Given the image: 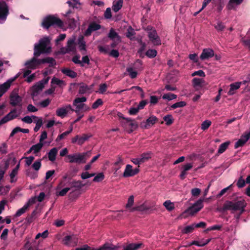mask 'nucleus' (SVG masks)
Wrapping results in <instances>:
<instances>
[{
    "instance_id": "nucleus-55",
    "label": "nucleus",
    "mask_w": 250,
    "mask_h": 250,
    "mask_svg": "<svg viewBox=\"0 0 250 250\" xmlns=\"http://www.w3.org/2000/svg\"><path fill=\"white\" fill-rule=\"evenodd\" d=\"M246 183V181L244 180L243 176H241L239 178L236 185L239 188H242L245 187Z\"/></svg>"
},
{
    "instance_id": "nucleus-38",
    "label": "nucleus",
    "mask_w": 250,
    "mask_h": 250,
    "mask_svg": "<svg viewBox=\"0 0 250 250\" xmlns=\"http://www.w3.org/2000/svg\"><path fill=\"white\" fill-rule=\"evenodd\" d=\"M151 153L150 152L143 153L140 156V162L143 163L146 161H147L149 159L151 158Z\"/></svg>"
},
{
    "instance_id": "nucleus-34",
    "label": "nucleus",
    "mask_w": 250,
    "mask_h": 250,
    "mask_svg": "<svg viewBox=\"0 0 250 250\" xmlns=\"http://www.w3.org/2000/svg\"><path fill=\"white\" fill-rule=\"evenodd\" d=\"M28 209V205H24L22 208L18 209L15 213V217H19L24 213Z\"/></svg>"
},
{
    "instance_id": "nucleus-36",
    "label": "nucleus",
    "mask_w": 250,
    "mask_h": 250,
    "mask_svg": "<svg viewBox=\"0 0 250 250\" xmlns=\"http://www.w3.org/2000/svg\"><path fill=\"white\" fill-rule=\"evenodd\" d=\"M230 142L228 141L220 145L218 149V153L219 154L223 153L228 148Z\"/></svg>"
},
{
    "instance_id": "nucleus-16",
    "label": "nucleus",
    "mask_w": 250,
    "mask_h": 250,
    "mask_svg": "<svg viewBox=\"0 0 250 250\" xmlns=\"http://www.w3.org/2000/svg\"><path fill=\"white\" fill-rule=\"evenodd\" d=\"M8 13V8L6 3L0 2V19H5Z\"/></svg>"
},
{
    "instance_id": "nucleus-15",
    "label": "nucleus",
    "mask_w": 250,
    "mask_h": 250,
    "mask_svg": "<svg viewBox=\"0 0 250 250\" xmlns=\"http://www.w3.org/2000/svg\"><path fill=\"white\" fill-rule=\"evenodd\" d=\"M250 134L248 135L247 133L243 134L240 139H239L235 143L234 145V148H237L239 147L243 146L246 142L250 139Z\"/></svg>"
},
{
    "instance_id": "nucleus-53",
    "label": "nucleus",
    "mask_w": 250,
    "mask_h": 250,
    "mask_svg": "<svg viewBox=\"0 0 250 250\" xmlns=\"http://www.w3.org/2000/svg\"><path fill=\"white\" fill-rule=\"evenodd\" d=\"M25 247L28 248V250H42L39 249L35 244H31L29 242H27Z\"/></svg>"
},
{
    "instance_id": "nucleus-3",
    "label": "nucleus",
    "mask_w": 250,
    "mask_h": 250,
    "mask_svg": "<svg viewBox=\"0 0 250 250\" xmlns=\"http://www.w3.org/2000/svg\"><path fill=\"white\" fill-rule=\"evenodd\" d=\"M246 203L244 199L236 201H227L224 204L222 210L224 212L228 210H231L232 212L237 210H240L244 209L246 206Z\"/></svg>"
},
{
    "instance_id": "nucleus-51",
    "label": "nucleus",
    "mask_w": 250,
    "mask_h": 250,
    "mask_svg": "<svg viewBox=\"0 0 250 250\" xmlns=\"http://www.w3.org/2000/svg\"><path fill=\"white\" fill-rule=\"evenodd\" d=\"M66 22L70 27L76 26V21L74 18H70L69 17L66 18Z\"/></svg>"
},
{
    "instance_id": "nucleus-28",
    "label": "nucleus",
    "mask_w": 250,
    "mask_h": 250,
    "mask_svg": "<svg viewBox=\"0 0 250 250\" xmlns=\"http://www.w3.org/2000/svg\"><path fill=\"white\" fill-rule=\"evenodd\" d=\"M66 47L70 52H76V46L74 39H70L67 41Z\"/></svg>"
},
{
    "instance_id": "nucleus-44",
    "label": "nucleus",
    "mask_w": 250,
    "mask_h": 250,
    "mask_svg": "<svg viewBox=\"0 0 250 250\" xmlns=\"http://www.w3.org/2000/svg\"><path fill=\"white\" fill-rule=\"evenodd\" d=\"M186 104L187 103L184 101H180L179 102H177L171 105L170 109H175L178 107H183L186 106Z\"/></svg>"
},
{
    "instance_id": "nucleus-8",
    "label": "nucleus",
    "mask_w": 250,
    "mask_h": 250,
    "mask_svg": "<svg viewBox=\"0 0 250 250\" xmlns=\"http://www.w3.org/2000/svg\"><path fill=\"white\" fill-rule=\"evenodd\" d=\"M158 121V119L153 115L148 118L146 121L141 122L140 125L142 128L148 129L154 125Z\"/></svg>"
},
{
    "instance_id": "nucleus-13",
    "label": "nucleus",
    "mask_w": 250,
    "mask_h": 250,
    "mask_svg": "<svg viewBox=\"0 0 250 250\" xmlns=\"http://www.w3.org/2000/svg\"><path fill=\"white\" fill-rule=\"evenodd\" d=\"M101 28V26L100 24H98L95 22H93L89 24L84 34L85 36H89L91 35L92 32L98 30Z\"/></svg>"
},
{
    "instance_id": "nucleus-60",
    "label": "nucleus",
    "mask_w": 250,
    "mask_h": 250,
    "mask_svg": "<svg viewBox=\"0 0 250 250\" xmlns=\"http://www.w3.org/2000/svg\"><path fill=\"white\" fill-rule=\"evenodd\" d=\"M80 58V55H76L73 57L72 60L73 62H74L75 63L79 64H80V65L81 66H83L84 65L83 63V62H82V61H81L80 60V59H79Z\"/></svg>"
},
{
    "instance_id": "nucleus-35",
    "label": "nucleus",
    "mask_w": 250,
    "mask_h": 250,
    "mask_svg": "<svg viewBox=\"0 0 250 250\" xmlns=\"http://www.w3.org/2000/svg\"><path fill=\"white\" fill-rule=\"evenodd\" d=\"M195 229L194 224H192L191 225L187 226L185 227L182 230V232L184 234H188L191 233Z\"/></svg>"
},
{
    "instance_id": "nucleus-29",
    "label": "nucleus",
    "mask_w": 250,
    "mask_h": 250,
    "mask_svg": "<svg viewBox=\"0 0 250 250\" xmlns=\"http://www.w3.org/2000/svg\"><path fill=\"white\" fill-rule=\"evenodd\" d=\"M57 153L58 149L56 147L52 148L48 153L49 160L52 162L54 161L56 159Z\"/></svg>"
},
{
    "instance_id": "nucleus-33",
    "label": "nucleus",
    "mask_w": 250,
    "mask_h": 250,
    "mask_svg": "<svg viewBox=\"0 0 250 250\" xmlns=\"http://www.w3.org/2000/svg\"><path fill=\"white\" fill-rule=\"evenodd\" d=\"M36 214L37 211L35 210L31 213V214L28 215L25 218V221L27 222V223L30 224L33 222L35 219Z\"/></svg>"
},
{
    "instance_id": "nucleus-49",
    "label": "nucleus",
    "mask_w": 250,
    "mask_h": 250,
    "mask_svg": "<svg viewBox=\"0 0 250 250\" xmlns=\"http://www.w3.org/2000/svg\"><path fill=\"white\" fill-rule=\"evenodd\" d=\"M214 28L218 32L222 31L225 28V25L221 21H218L216 24H214Z\"/></svg>"
},
{
    "instance_id": "nucleus-1",
    "label": "nucleus",
    "mask_w": 250,
    "mask_h": 250,
    "mask_svg": "<svg viewBox=\"0 0 250 250\" xmlns=\"http://www.w3.org/2000/svg\"><path fill=\"white\" fill-rule=\"evenodd\" d=\"M50 42L48 37H44L40 39L39 43L34 45V55L39 57L41 54L50 53L51 50V47L48 46Z\"/></svg>"
},
{
    "instance_id": "nucleus-32",
    "label": "nucleus",
    "mask_w": 250,
    "mask_h": 250,
    "mask_svg": "<svg viewBox=\"0 0 250 250\" xmlns=\"http://www.w3.org/2000/svg\"><path fill=\"white\" fill-rule=\"evenodd\" d=\"M243 0H229L227 7L228 9L231 10L234 8V4L239 5L242 2Z\"/></svg>"
},
{
    "instance_id": "nucleus-18",
    "label": "nucleus",
    "mask_w": 250,
    "mask_h": 250,
    "mask_svg": "<svg viewBox=\"0 0 250 250\" xmlns=\"http://www.w3.org/2000/svg\"><path fill=\"white\" fill-rule=\"evenodd\" d=\"M72 110L70 105H68L66 107H62L58 108L56 111V114L58 116L62 118L64 117L69 112V110Z\"/></svg>"
},
{
    "instance_id": "nucleus-10",
    "label": "nucleus",
    "mask_w": 250,
    "mask_h": 250,
    "mask_svg": "<svg viewBox=\"0 0 250 250\" xmlns=\"http://www.w3.org/2000/svg\"><path fill=\"white\" fill-rule=\"evenodd\" d=\"M67 157L69 159V162L70 163H76L81 164L85 163V161H83V156L82 153H79L68 155Z\"/></svg>"
},
{
    "instance_id": "nucleus-58",
    "label": "nucleus",
    "mask_w": 250,
    "mask_h": 250,
    "mask_svg": "<svg viewBox=\"0 0 250 250\" xmlns=\"http://www.w3.org/2000/svg\"><path fill=\"white\" fill-rule=\"evenodd\" d=\"M140 44L141 45V46L139 49V50L138 51V53L140 54V56L141 57L143 58L144 56L142 55V53L146 49V44L145 43V42H142V41H141Z\"/></svg>"
},
{
    "instance_id": "nucleus-31",
    "label": "nucleus",
    "mask_w": 250,
    "mask_h": 250,
    "mask_svg": "<svg viewBox=\"0 0 250 250\" xmlns=\"http://www.w3.org/2000/svg\"><path fill=\"white\" fill-rule=\"evenodd\" d=\"M123 3V0H119L116 2H114L112 6V10L117 12L119 11L122 7Z\"/></svg>"
},
{
    "instance_id": "nucleus-64",
    "label": "nucleus",
    "mask_w": 250,
    "mask_h": 250,
    "mask_svg": "<svg viewBox=\"0 0 250 250\" xmlns=\"http://www.w3.org/2000/svg\"><path fill=\"white\" fill-rule=\"evenodd\" d=\"M107 85L104 83L101 84L99 86V92L101 94H104L107 90Z\"/></svg>"
},
{
    "instance_id": "nucleus-50",
    "label": "nucleus",
    "mask_w": 250,
    "mask_h": 250,
    "mask_svg": "<svg viewBox=\"0 0 250 250\" xmlns=\"http://www.w3.org/2000/svg\"><path fill=\"white\" fill-rule=\"evenodd\" d=\"M126 71L128 73L129 76L131 78L134 79L137 77V72L134 71L132 67L127 68Z\"/></svg>"
},
{
    "instance_id": "nucleus-20",
    "label": "nucleus",
    "mask_w": 250,
    "mask_h": 250,
    "mask_svg": "<svg viewBox=\"0 0 250 250\" xmlns=\"http://www.w3.org/2000/svg\"><path fill=\"white\" fill-rule=\"evenodd\" d=\"M143 245L142 243H130L126 246H124L123 250H137L141 248Z\"/></svg>"
},
{
    "instance_id": "nucleus-39",
    "label": "nucleus",
    "mask_w": 250,
    "mask_h": 250,
    "mask_svg": "<svg viewBox=\"0 0 250 250\" xmlns=\"http://www.w3.org/2000/svg\"><path fill=\"white\" fill-rule=\"evenodd\" d=\"M78 44L80 50H85L86 45L83 36L80 37L78 39Z\"/></svg>"
},
{
    "instance_id": "nucleus-43",
    "label": "nucleus",
    "mask_w": 250,
    "mask_h": 250,
    "mask_svg": "<svg viewBox=\"0 0 250 250\" xmlns=\"http://www.w3.org/2000/svg\"><path fill=\"white\" fill-rule=\"evenodd\" d=\"M164 120L166 122V124L167 125H169L173 123V119L170 114L166 115L163 118Z\"/></svg>"
},
{
    "instance_id": "nucleus-48",
    "label": "nucleus",
    "mask_w": 250,
    "mask_h": 250,
    "mask_svg": "<svg viewBox=\"0 0 250 250\" xmlns=\"http://www.w3.org/2000/svg\"><path fill=\"white\" fill-rule=\"evenodd\" d=\"M176 98H177L176 95L173 94V93H168L167 94H165L163 95V96L162 97V98L163 99H167L168 101H170V100L175 99Z\"/></svg>"
},
{
    "instance_id": "nucleus-42",
    "label": "nucleus",
    "mask_w": 250,
    "mask_h": 250,
    "mask_svg": "<svg viewBox=\"0 0 250 250\" xmlns=\"http://www.w3.org/2000/svg\"><path fill=\"white\" fill-rule=\"evenodd\" d=\"M157 51L155 49H148L146 52V55L149 58H153L157 56Z\"/></svg>"
},
{
    "instance_id": "nucleus-12",
    "label": "nucleus",
    "mask_w": 250,
    "mask_h": 250,
    "mask_svg": "<svg viewBox=\"0 0 250 250\" xmlns=\"http://www.w3.org/2000/svg\"><path fill=\"white\" fill-rule=\"evenodd\" d=\"M38 57H36L34 55V57H33L31 60L27 61L25 63V65L28 68L35 69H36L38 66L41 64L40 59H37Z\"/></svg>"
},
{
    "instance_id": "nucleus-7",
    "label": "nucleus",
    "mask_w": 250,
    "mask_h": 250,
    "mask_svg": "<svg viewBox=\"0 0 250 250\" xmlns=\"http://www.w3.org/2000/svg\"><path fill=\"white\" fill-rule=\"evenodd\" d=\"M91 137L92 134L90 133L83 134L82 136L77 135L72 138V143H77L79 145H82L86 141Z\"/></svg>"
},
{
    "instance_id": "nucleus-54",
    "label": "nucleus",
    "mask_w": 250,
    "mask_h": 250,
    "mask_svg": "<svg viewBox=\"0 0 250 250\" xmlns=\"http://www.w3.org/2000/svg\"><path fill=\"white\" fill-rule=\"evenodd\" d=\"M104 178V176L103 173H99L97 174L96 176H95L94 179H93V181L95 182H99L102 181Z\"/></svg>"
},
{
    "instance_id": "nucleus-17",
    "label": "nucleus",
    "mask_w": 250,
    "mask_h": 250,
    "mask_svg": "<svg viewBox=\"0 0 250 250\" xmlns=\"http://www.w3.org/2000/svg\"><path fill=\"white\" fill-rule=\"evenodd\" d=\"M69 185L70 186L69 188H71V189L74 188V190H73V191L79 190L85 186V184H83L82 182L80 180H73V181L69 182Z\"/></svg>"
},
{
    "instance_id": "nucleus-47",
    "label": "nucleus",
    "mask_w": 250,
    "mask_h": 250,
    "mask_svg": "<svg viewBox=\"0 0 250 250\" xmlns=\"http://www.w3.org/2000/svg\"><path fill=\"white\" fill-rule=\"evenodd\" d=\"M163 205L168 211H171L174 208L173 204L171 203L169 200L165 201Z\"/></svg>"
},
{
    "instance_id": "nucleus-22",
    "label": "nucleus",
    "mask_w": 250,
    "mask_h": 250,
    "mask_svg": "<svg viewBox=\"0 0 250 250\" xmlns=\"http://www.w3.org/2000/svg\"><path fill=\"white\" fill-rule=\"evenodd\" d=\"M242 82H236L234 83H232L230 84V88L228 93L229 95H232L234 94V91L238 89L241 85L242 84Z\"/></svg>"
},
{
    "instance_id": "nucleus-19",
    "label": "nucleus",
    "mask_w": 250,
    "mask_h": 250,
    "mask_svg": "<svg viewBox=\"0 0 250 250\" xmlns=\"http://www.w3.org/2000/svg\"><path fill=\"white\" fill-rule=\"evenodd\" d=\"M44 85L42 83L40 82L34 85L32 88V93L31 95L32 97L37 96L40 91L43 88Z\"/></svg>"
},
{
    "instance_id": "nucleus-45",
    "label": "nucleus",
    "mask_w": 250,
    "mask_h": 250,
    "mask_svg": "<svg viewBox=\"0 0 250 250\" xmlns=\"http://www.w3.org/2000/svg\"><path fill=\"white\" fill-rule=\"evenodd\" d=\"M108 37L112 40H114L115 38H120L118 33L113 28H111L110 30V31L108 35Z\"/></svg>"
},
{
    "instance_id": "nucleus-25",
    "label": "nucleus",
    "mask_w": 250,
    "mask_h": 250,
    "mask_svg": "<svg viewBox=\"0 0 250 250\" xmlns=\"http://www.w3.org/2000/svg\"><path fill=\"white\" fill-rule=\"evenodd\" d=\"M61 71L63 74L71 78H75L77 76V73L69 68H62Z\"/></svg>"
},
{
    "instance_id": "nucleus-62",
    "label": "nucleus",
    "mask_w": 250,
    "mask_h": 250,
    "mask_svg": "<svg viewBox=\"0 0 250 250\" xmlns=\"http://www.w3.org/2000/svg\"><path fill=\"white\" fill-rule=\"evenodd\" d=\"M70 190H71V188H69V187L64 188L62 190H61L60 191H59L58 193H57V195L58 196H64L66 194L67 192L68 191H69Z\"/></svg>"
},
{
    "instance_id": "nucleus-30",
    "label": "nucleus",
    "mask_w": 250,
    "mask_h": 250,
    "mask_svg": "<svg viewBox=\"0 0 250 250\" xmlns=\"http://www.w3.org/2000/svg\"><path fill=\"white\" fill-rule=\"evenodd\" d=\"M78 84L80 85L79 93L80 94H84L90 89L88 85L83 83H81Z\"/></svg>"
},
{
    "instance_id": "nucleus-14",
    "label": "nucleus",
    "mask_w": 250,
    "mask_h": 250,
    "mask_svg": "<svg viewBox=\"0 0 250 250\" xmlns=\"http://www.w3.org/2000/svg\"><path fill=\"white\" fill-rule=\"evenodd\" d=\"M214 56V51L210 48H205L200 55V59L202 60H208Z\"/></svg>"
},
{
    "instance_id": "nucleus-52",
    "label": "nucleus",
    "mask_w": 250,
    "mask_h": 250,
    "mask_svg": "<svg viewBox=\"0 0 250 250\" xmlns=\"http://www.w3.org/2000/svg\"><path fill=\"white\" fill-rule=\"evenodd\" d=\"M211 124V121L209 120H206L204 121L201 124V129L203 130H206L210 126Z\"/></svg>"
},
{
    "instance_id": "nucleus-56",
    "label": "nucleus",
    "mask_w": 250,
    "mask_h": 250,
    "mask_svg": "<svg viewBox=\"0 0 250 250\" xmlns=\"http://www.w3.org/2000/svg\"><path fill=\"white\" fill-rule=\"evenodd\" d=\"M203 80L199 78H194L192 79V84L194 87L201 86Z\"/></svg>"
},
{
    "instance_id": "nucleus-24",
    "label": "nucleus",
    "mask_w": 250,
    "mask_h": 250,
    "mask_svg": "<svg viewBox=\"0 0 250 250\" xmlns=\"http://www.w3.org/2000/svg\"><path fill=\"white\" fill-rule=\"evenodd\" d=\"M125 122L128 123V126L131 128V131L136 130L138 126V124L136 122L135 120L132 119L130 118L125 119Z\"/></svg>"
},
{
    "instance_id": "nucleus-9",
    "label": "nucleus",
    "mask_w": 250,
    "mask_h": 250,
    "mask_svg": "<svg viewBox=\"0 0 250 250\" xmlns=\"http://www.w3.org/2000/svg\"><path fill=\"white\" fill-rule=\"evenodd\" d=\"M140 171L138 167L132 169V166L130 165H126L124 172L123 173L124 177H129L133 176L138 174Z\"/></svg>"
},
{
    "instance_id": "nucleus-27",
    "label": "nucleus",
    "mask_w": 250,
    "mask_h": 250,
    "mask_svg": "<svg viewBox=\"0 0 250 250\" xmlns=\"http://www.w3.org/2000/svg\"><path fill=\"white\" fill-rule=\"evenodd\" d=\"M16 162L17 160L14 157V153H11L8 155V158L5 162V167H7L10 164L14 166L16 164Z\"/></svg>"
},
{
    "instance_id": "nucleus-23",
    "label": "nucleus",
    "mask_w": 250,
    "mask_h": 250,
    "mask_svg": "<svg viewBox=\"0 0 250 250\" xmlns=\"http://www.w3.org/2000/svg\"><path fill=\"white\" fill-rule=\"evenodd\" d=\"M119 247L114 246L112 244L106 243L100 248L97 249H93L92 250H116Z\"/></svg>"
},
{
    "instance_id": "nucleus-4",
    "label": "nucleus",
    "mask_w": 250,
    "mask_h": 250,
    "mask_svg": "<svg viewBox=\"0 0 250 250\" xmlns=\"http://www.w3.org/2000/svg\"><path fill=\"white\" fill-rule=\"evenodd\" d=\"M10 104L12 106H17L19 107L18 110L19 114L22 113V99L18 94L12 93L10 95Z\"/></svg>"
},
{
    "instance_id": "nucleus-59",
    "label": "nucleus",
    "mask_w": 250,
    "mask_h": 250,
    "mask_svg": "<svg viewBox=\"0 0 250 250\" xmlns=\"http://www.w3.org/2000/svg\"><path fill=\"white\" fill-rule=\"evenodd\" d=\"M42 166L41 164V160L39 159L36 161H35L34 164L32 165V167L35 170H39L40 168H41Z\"/></svg>"
},
{
    "instance_id": "nucleus-41",
    "label": "nucleus",
    "mask_w": 250,
    "mask_h": 250,
    "mask_svg": "<svg viewBox=\"0 0 250 250\" xmlns=\"http://www.w3.org/2000/svg\"><path fill=\"white\" fill-rule=\"evenodd\" d=\"M150 208H149L148 207H146L144 204H142L140 206L133 208H132V211H134V210L141 211H146V210H149Z\"/></svg>"
},
{
    "instance_id": "nucleus-40",
    "label": "nucleus",
    "mask_w": 250,
    "mask_h": 250,
    "mask_svg": "<svg viewBox=\"0 0 250 250\" xmlns=\"http://www.w3.org/2000/svg\"><path fill=\"white\" fill-rule=\"evenodd\" d=\"M135 34V32L134 29L131 26H129L125 34L126 37L130 40H132V37L134 36Z\"/></svg>"
},
{
    "instance_id": "nucleus-46",
    "label": "nucleus",
    "mask_w": 250,
    "mask_h": 250,
    "mask_svg": "<svg viewBox=\"0 0 250 250\" xmlns=\"http://www.w3.org/2000/svg\"><path fill=\"white\" fill-rule=\"evenodd\" d=\"M52 84H56L59 86H61L62 84L65 85V82L63 80H60L56 77H53L51 82Z\"/></svg>"
},
{
    "instance_id": "nucleus-37",
    "label": "nucleus",
    "mask_w": 250,
    "mask_h": 250,
    "mask_svg": "<svg viewBox=\"0 0 250 250\" xmlns=\"http://www.w3.org/2000/svg\"><path fill=\"white\" fill-rule=\"evenodd\" d=\"M43 146V144L42 143L39 142V143L32 146H31V149L33 150L35 154H36L40 151Z\"/></svg>"
},
{
    "instance_id": "nucleus-5",
    "label": "nucleus",
    "mask_w": 250,
    "mask_h": 250,
    "mask_svg": "<svg viewBox=\"0 0 250 250\" xmlns=\"http://www.w3.org/2000/svg\"><path fill=\"white\" fill-rule=\"evenodd\" d=\"M19 107L18 108H14L12 109L9 113L2 118L0 121V125H2L7 122L13 120L18 117L20 114H19L18 110Z\"/></svg>"
},
{
    "instance_id": "nucleus-6",
    "label": "nucleus",
    "mask_w": 250,
    "mask_h": 250,
    "mask_svg": "<svg viewBox=\"0 0 250 250\" xmlns=\"http://www.w3.org/2000/svg\"><path fill=\"white\" fill-rule=\"evenodd\" d=\"M203 201L204 199H199L191 207H189L186 212L191 215L196 213L203 208Z\"/></svg>"
},
{
    "instance_id": "nucleus-63",
    "label": "nucleus",
    "mask_w": 250,
    "mask_h": 250,
    "mask_svg": "<svg viewBox=\"0 0 250 250\" xmlns=\"http://www.w3.org/2000/svg\"><path fill=\"white\" fill-rule=\"evenodd\" d=\"M201 192V189L198 188H194L191 190V194L194 197L198 196L200 194Z\"/></svg>"
},
{
    "instance_id": "nucleus-11",
    "label": "nucleus",
    "mask_w": 250,
    "mask_h": 250,
    "mask_svg": "<svg viewBox=\"0 0 250 250\" xmlns=\"http://www.w3.org/2000/svg\"><path fill=\"white\" fill-rule=\"evenodd\" d=\"M148 37L150 41L154 45H159L161 44V41L160 38L158 35L156 29L153 30L150 33H148Z\"/></svg>"
},
{
    "instance_id": "nucleus-61",
    "label": "nucleus",
    "mask_w": 250,
    "mask_h": 250,
    "mask_svg": "<svg viewBox=\"0 0 250 250\" xmlns=\"http://www.w3.org/2000/svg\"><path fill=\"white\" fill-rule=\"evenodd\" d=\"M32 118H33V119H35V118H37V117L35 116H32V117H31L29 116H26L24 117V118H22L21 120L23 122H24L27 124H31L33 122Z\"/></svg>"
},
{
    "instance_id": "nucleus-2",
    "label": "nucleus",
    "mask_w": 250,
    "mask_h": 250,
    "mask_svg": "<svg viewBox=\"0 0 250 250\" xmlns=\"http://www.w3.org/2000/svg\"><path fill=\"white\" fill-rule=\"evenodd\" d=\"M41 25L43 28L48 29L51 26L62 28L64 24L62 21L59 18L54 15H49L43 18Z\"/></svg>"
},
{
    "instance_id": "nucleus-21",
    "label": "nucleus",
    "mask_w": 250,
    "mask_h": 250,
    "mask_svg": "<svg viewBox=\"0 0 250 250\" xmlns=\"http://www.w3.org/2000/svg\"><path fill=\"white\" fill-rule=\"evenodd\" d=\"M41 64L48 63H49V67H54L56 64V62L55 59L51 57H46L42 59H40Z\"/></svg>"
},
{
    "instance_id": "nucleus-26",
    "label": "nucleus",
    "mask_w": 250,
    "mask_h": 250,
    "mask_svg": "<svg viewBox=\"0 0 250 250\" xmlns=\"http://www.w3.org/2000/svg\"><path fill=\"white\" fill-rule=\"evenodd\" d=\"M10 85L11 83L8 80L0 85V98L8 90Z\"/></svg>"
},
{
    "instance_id": "nucleus-57",
    "label": "nucleus",
    "mask_w": 250,
    "mask_h": 250,
    "mask_svg": "<svg viewBox=\"0 0 250 250\" xmlns=\"http://www.w3.org/2000/svg\"><path fill=\"white\" fill-rule=\"evenodd\" d=\"M103 102L101 99H98L92 105L93 109H97L99 106L103 105Z\"/></svg>"
}]
</instances>
